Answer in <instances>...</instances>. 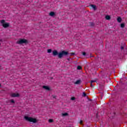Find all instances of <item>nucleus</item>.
<instances>
[{
	"mask_svg": "<svg viewBox=\"0 0 127 127\" xmlns=\"http://www.w3.org/2000/svg\"><path fill=\"white\" fill-rule=\"evenodd\" d=\"M25 120L27 121V122H29L30 123H33L34 124H35L37 123V120L35 118H33L32 117H29L28 116H25L24 117Z\"/></svg>",
	"mask_w": 127,
	"mask_h": 127,
	"instance_id": "obj_1",
	"label": "nucleus"
},
{
	"mask_svg": "<svg viewBox=\"0 0 127 127\" xmlns=\"http://www.w3.org/2000/svg\"><path fill=\"white\" fill-rule=\"evenodd\" d=\"M1 23L2 24H4L5 23V21L4 20H1V21H0Z\"/></svg>",
	"mask_w": 127,
	"mask_h": 127,
	"instance_id": "obj_14",
	"label": "nucleus"
},
{
	"mask_svg": "<svg viewBox=\"0 0 127 127\" xmlns=\"http://www.w3.org/2000/svg\"><path fill=\"white\" fill-rule=\"evenodd\" d=\"M51 52H52V50L51 49L48 50V53H51Z\"/></svg>",
	"mask_w": 127,
	"mask_h": 127,
	"instance_id": "obj_17",
	"label": "nucleus"
},
{
	"mask_svg": "<svg viewBox=\"0 0 127 127\" xmlns=\"http://www.w3.org/2000/svg\"><path fill=\"white\" fill-rule=\"evenodd\" d=\"M68 61H70V59H67Z\"/></svg>",
	"mask_w": 127,
	"mask_h": 127,
	"instance_id": "obj_29",
	"label": "nucleus"
},
{
	"mask_svg": "<svg viewBox=\"0 0 127 127\" xmlns=\"http://www.w3.org/2000/svg\"><path fill=\"white\" fill-rule=\"evenodd\" d=\"M49 123H53V120H52V119H50V120H49Z\"/></svg>",
	"mask_w": 127,
	"mask_h": 127,
	"instance_id": "obj_20",
	"label": "nucleus"
},
{
	"mask_svg": "<svg viewBox=\"0 0 127 127\" xmlns=\"http://www.w3.org/2000/svg\"><path fill=\"white\" fill-rule=\"evenodd\" d=\"M59 53H58V52H57V51L56 50H54V51H53V55H54V56H57V55H59Z\"/></svg>",
	"mask_w": 127,
	"mask_h": 127,
	"instance_id": "obj_6",
	"label": "nucleus"
},
{
	"mask_svg": "<svg viewBox=\"0 0 127 127\" xmlns=\"http://www.w3.org/2000/svg\"><path fill=\"white\" fill-rule=\"evenodd\" d=\"M124 49H125V47H124V46H121V50H124Z\"/></svg>",
	"mask_w": 127,
	"mask_h": 127,
	"instance_id": "obj_25",
	"label": "nucleus"
},
{
	"mask_svg": "<svg viewBox=\"0 0 127 127\" xmlns=\"http://www.w3.org/2000/svg\"><path fill=\"white\" fill-rule=\"evenodd\" d=\"M82 55H83V56H85V55H86V53L85 52H83L82 53Z\"/></svg>",
	"mask_w": 127,
	"mask_h": 127,
	"instance_id": "obj_26",
	"label": "nucleus"
},
{
	"mask_svg": "<svg viewBox=\"0 0 127 127\" xmlns=\"http://www.w3.org/2000/svg\"><path fill=\"white\" fill-rule=\"evenodd\" d=\"M90 87L94 88V85H93V82H90Z\"/></svg>",
	"mask_w": 127,
	"mask_h": 127,
	"instance_id": "obj_18",
	"label": "nucleus"
},
{
	"mask_svg": "<svg viewBox=\"0 0 127 127\" xmlns=\"http://www.w3.org/2000/svg\"><path fill=\"white\" fill-rule=\"evenodd\" d=\"M17 44H27V40L25 39H20L17 42Z\"/></svg>",
	"mask_w": 127,
	"mask_h": 127,
	"instance_id": "obj_3",
	"label": "nucleus"
},
{
	"mask_svg": "<svg viewBox=\"0 0 127 127\" xmlns=\"http://www.w3.org/2000/svg\"><path fill=\"white\" fill-rule=\"evenodd\" d=\"M77 70H81L82 69V66L78 65L77 67Z\"/></svg>",
	"mask_w": 127,
	"mask_h": 127,
	"instance_id": "obj_13",
	"label": "nucleus"
},
{
	"mask_svg": "<svg viewBox=\"0 0 127 127\" xmlns=\"http://www.w3.org/2000/svg\"><path fill=\"white\" fill-rule=\"evenodd\" d=\"M79 124H80V125H82V124H83V121L80 120V122H79Z\"/></svg>",
	"mask_w": 127,
	"mask_h": 127,
	"instance_id": "obj_24",
	"label": "nucleus"
},
{
	"mask_svg": "<svg viewBox=\"0 0 127 127\" xmlns=\"http://www.w3.org/2000/svg\"><path fill=\"white\" fill-rule=\"evenodd\" d=\"M70 55H75V53H70Z\"/></svg>",
	"mask_w": 127,
	"mask_h": 127,
	"instance_id": "obj_28",
	"label": "nucleus"
},
{
	"mask_svg": "<svg viewBox=\"0 0 127 127\" xmlns=\"http://www.w3.org/2000/svg\"><path fill=\"white\" fill-rule=\"evenodd\" d=\"M0 86H1V84H0Z\"/></svg>",
	"mask_w": 127,
	"mask_h": 127,
	"instance_id": "obj_31",
	"label": "nucleus"
},
{
	"mask_svg": "<svg viewBox=\"0 0 127 127\" xmlns=\"http://www.w3.org/2000/svg\"><path fill=\"white\" fill-rule=\"evenodd\" d=\"M105 18L106 19H107V20H110V19H111V16H110V15H106L105 16Z\"/></svg>",
	"mask_w": 127,
	"mask_h": 127,
	"instance_id": "obj_10",
	"label": "nucleus"
},
{
	"mask_svg": "<svg viewBox=\"0 0 127 127\" xmlns=\"http://www.w3.org/2000/svg\"><path fill=\"white\" fill-rule=\"evenodd\" d=\"M68 54H69V53L68 52H66L65 51H63L62 52H60L59 53L58 58L60 59H61V58H62V57H63L64 56H66L68 55Z\"/></svg>",
	"mask_w": 127,
	"mask_h": 127,
	"instance_id": "obj_2",
	"label": "nucleus"
},
{
	"mask_svg": "<svg viewBox=\"0 0 127 127\" xmlns=\"http://www.w3.org/2000/svg\"><path fill=\"white\" fill-rule=\"evenodd\" d=\"M121 27L122 28H124V27H125V24H124V23H122V24H121Z\"/></svg>",
	"mask_w": 127,
	"mask_h": 127,
	"instance_id": "obj_15",
	"label": "nucleus"
},
{
	"mask_svg": "<svg viewBox=\"0 0 127 127\" xmlns=\"http://www.w3.org/2000/svg\"><path fill=\"white\" fill-rule=\"evenodd\" d=\"M90 6H91V7H92V8H93L94 10H96V9H97V7H96V5H95L94 4L90 5Z\"/></svg>",
	"mask_w": 127,
	"mask_h": 127,
	"instance_id": "obj_9",
	"label": "nucleus"
},
{
	"mask_svg": "<svg viewBox=\"0 0 127 127\" xmlns=\"http://www.w3.org/2000/svg\"><path fill=\"white\" fill-rule=\"evenodd\" d=\"M81 83V80H77L74 82L75 85H79Z\"/></svg>",
	"mask_w": 127,
	"mask_h": 127,
	"instance_id": "obj_8",
	"label": "nucleus"
},
{
	"mask_svg": "<svg viewBox=\"0 0 127 127\" xmlns=\"http://www.w3.org/2000/svg\"><path fill=\"white\" fill-rule=\"evenodd\" d=\"M11 103H12V104H14V100H13V99L11 100Z\"/></svg>",
	"mask_w": 127,
	"mask_h": 127,
	"instance_id": "obj_22",
	"label": "nucleus"
},
{
	"mask_svg": "<svg viewBox=\"0 0 127 127\" xmlns=\"http://www.w3.org/2000/svg\"><path fill=\"white\" fill-rule=\"evenodd\" d=\"M49 15L50 16H54V15H55V13L54 12H51Z\"/></svg>",
	"mask_w": 127,
	"mask_h": 127,
	"instance_id": "obj_12",
	"label": "nucleus"
},
{
	"mask_svg": "<svg viewBox=\"0 0 127 127\" xmlns=\"http://www.w3.org/2000/svg\"><path fill=\"white\" fill-rule=\"evenodd\" d=\"M11 96L13 98L19 97V94H18V93H12L11 95Z\"/></svg>",
	"mask_w": 127,
	"mask_h": 127,
	"instance_id": "obj_4",
	"label": "nucleus"
},
{
	"mask_svg": "<svg viewBox=\"0 0 127 127\" xmlns=\"http://www.w3.org/2000/svg\"><path fill=\"white\" fill-rule=\"evenodd\" d=\"M43 89H45V90H46L47 91H50V88L47 86H43Z\"/></svg>",
	"mask_w": 127,
	"mask_h": 127,
	"instance_id": "obj_7",
	"label": "nucleus"
},
{
	"mask_svg": "<svg viewBox=\"0 0 127 127\" xmlns=\"http://www.w3.org/2000/svg\"><path fill=\"white\" fill-rule=\"evenodd\" d=\"M2 26L4 28H6V27H8V26H9V24L8 23H5L2 24Z\"/></svg>",
	"mask_w": 127,
	"mask_h": 127,
	"instance_id": "obj_5",
	"label": "nucleus"
},
{
	"mask_svg": "<svg viewBox=\"0 0 127 127\" xmlns=\"http://www.w3.org/2000/svg\"><path fill=\"white\" fill-rule=\"evenodd\" d=\"M63 117H66V116H68V113H63Z\"/></svg>",
	"mask_w": 127,
	"mask_h": 127,
	"instance_id": "obj_16",
	"label": "nucleus"
},
{
	"mask_svg": "<svg viewBox=\"0 0 127 127\" xmlns=\"http://www.w3.org/2000/svg\"><path fill=\"white\" fill-rule=\"evenodd\" d=\"M117 21H118V22H119V23L122 22V18L121 17H119L117 18Z\"/></svg>",
	"mask_w": 127,
	"mask_h": 127,
	"instance_id": "obj_11",
	"label": "nucleus"
},
{
	"mask_svg": "<svg viewBox=\"0 0 127 127\" xmlns=\"http://www.w3.org/2000/svg\"><path fill=\"white\" fill-rule=\"evenodd\" d=\"M54 98H56V96H54Z\"/></svg>",
	"mask_w": 127,
	"mask_h": 127,
	"instance_id": "obj_30",
	"label": "nucleus"
},
{
	"mask_svg": "<svg viewBox=\"0 0 127 127\" xmlns=\"http://www.w3.org/2000/svg\"><path fill=\"white\" fill-rule=\"evenodd\" d=\"M115 115H116V113L114 112L112 114V118H114V117H115Z\"/></svg>",
	"mask_w": 127,
	"mask_h": 127,
	"instance_id": "obj_21",
	"label": "nucleus"
},
{
	"mask_svg": "<svg viewBox=\"0 0 127 127\" xmlns=\"http://www.w3.org/2000/svg\"><path fill=\"white\" fill-rule=\"evenodd\" d=\"M75 97H71V100H72V101H74V100H75Z\"/></svg>",
	"mask_w": 127,
	"mask_h": 127,
	"instance_id": "obj_23",
	"label": "nucleus"
},
{
	"mask_svg": "<svg viewBox=\"0 0 127 127\" xmlns=\"http://www.w3.org/2000/svg\"><path fill=\"white\" fill-rule=\"evenodd\" d=\"M97 82L96 80H91V83H96Z\"/></svg>",
	"mask_w": 127,
	"mask_h": 127,
	"instance_id": "obj_19",
	"label": "nucleus"
},
{
	"mask_svg": "<svg viewBox=\"0 0 127 127\" xmlns=\"http://www.w3.org/2000/svg\"><path fill=\"white\" fill-rule=\"evenodd\" d=\"M83 96L84 97H86L87 96V94H86V93H83Z\"/></svg>",
	"mask_w": 127,
	"mask_h": 127,
	"instance_id": "obj_27",
	"label": "nucleus"
}]
</instances>
